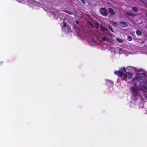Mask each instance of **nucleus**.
<instances>
[{"mask_svg":"<svg viewBox=\"0 0 147 147\" xmlns=\"http://www.w3.org/2000/svg\"><path fill=\"white\" fill-rule=\"evenodd\" d=\"M146 77V75L144 73H141L139 74H136L135 77L132 79V82H134L135 80L138 81L142 80L144 79Z\"/></svg>","mask_w":147,"mask_h":147,"instance_id":"obj_1","label":"nucleus"},{"mask_svg":"<svg viewBox=\"0 0 147 147\" xmlns=\"http://www.w3.org/2000/svg\"><path fill=\"white\" fill-rule=\"evenodd\" d=\"M131 92L132 95L134 97V99L137 100V97H138L139 94V92L138 89L134 86H132L131 88Z\"/></svg>","mask_w":147,"mask_h":147,"instance_id":"obj_2","label":"nucleus"},{"mask_svg":"<svg viewBox=\"0 0 147 147\" xmlns=\"http://www.w3.org/2000/svg\"><path fill=\"white\" fill-rule=\"evenodd\" d=\"M114 73L116 75H117L121 78L122 80H125L127 78V76L125 74L123 73L120 70L115 71Z\"/></svg>","mask_w":147,"mask_h":147,"instance_id":"obj_3","label":"nucleus"},{"mask_svg":"<svg viewBox=\"0 0 147 147\" xmlns=\"http://www.w3.org/2000/svg\"><path fill=\"white\" fill-rule=\"evenodd\" d=\"M99 11L100 14L105 16H107L108 15V13L107 12V10L104 8H102L100 9Z\"/></svg>","mask_w":147,"mask_h":147,"instance_id":"obj_4","label":"nucleus"},{"mask_svg":"<svg viewBox=\"0 0 147 147\" xmlns=\"http://www.w3.org/2000/svg\"><path fill=\"white\" fill-rule=\"evenodd\" d=\"M124 16L127 18H129L130 16H132V18H133L135 15L132 13H131L128 12H125Z\"/></svg>","mask_w":147,"mask_h":147,"instance_id":"obj_5","label":"nucleus"},{"mask_svg":"<svg viewBox=\"0 0 147 147\" xmlns=\"http://www.w3.org/2000/svg\"><path fill=\"white\" fill-rule=\"evenodd\" d=\"M120 26L122 27H126L127 26V24L124 22H121L119 23Z\"/></svg>","mask_w":147,"mask_h":147,"instance_id":"obj_6","label":"nucleus"},{"mask_svg":"<svg viewBox=\"0 0 147 147\" xmlns=\"http://www.w3.org/2000/svg\"><path fill=\"white\" fill-rule=\"evenodd\" d=\"M100 27L101 30L102 31H105L107 32H108V30L107 28L104 27V26H103L101 24L100 25Z\"/></svg>","mask_w":147,"mask_h":147,"instance_id":"obj_7","label":"nucleus"},{"mask_svg":"<svg viewBox=\"0 0 147 147\" xmlns=\"http://www.w3.org/2000/svg\"><path fill=\"white\" fill-rule=\"evenodd\" d=\"M109 13H111V15H113L115 14L113 10L111 8H109Z\"/></svg>","mask_w":147,"mask_h":147,"instance_id":"obj_8","label":"nucleus"},{"mask_svg":"<svg viewBox=\"0 0 147 147\" xmlns=\"http://www.w3.org/2000/svg\"><path fill=\"white\" fill-rule=\"evenodd\" d=\"M126 73L129 79H130L132 78V74L131 73L126 72Z\"/></svg>","mask_w":147,"mask_h":147,"instance_id":"obj_9","label":"nucleus"},{"mask_svg":"<svg viewBox=\"0 0 147 147\" xmlns=\"http://www.w3.org/2000/svg\"><path fill=\"white\" fill-rule=\"evenodd\" d=\"M132 10L135 12H137L138 11V9L136 7H133L132 8Z\"/></svg>","mask_w":147,"mask_h":147,"instance_id":"obj_10","label":"nucleus"},{"mask_svg":"<svg viewBox=\"0 0 147 147\" xmlns=\"http://www.w3.org/2000/svg\"><path fill=\"white\" fill-rule=\"evenodd\" d=\"M62 24H61V26L63 28H65L66 27L67 25V23L63 21L62 23Z\"/></svg>","mask_w":147,"mask_h":147,"instance_id":"obj_11","label":"nucleus"},{"mask_svg":"<svg viewBox=\"0 0 147 147\" xmlns=\"http://www.w3.org/2000/svg\"><path fill=\"white\" fill-rule=\"evenodd\" d=\"M95 28L96 29H98V28L99 27V23L98 22H95Z\"/></svg>","mask_w":147,"mask_h":147,"instance_id":"obj_12","label":"nucleus"},{"mask_svg":"<svg viewBox=\"0 0 147 147\" xmlns=\"http://www.w3.org/2000/svg\"><path fill=\"white\" fill-rule=\"evenodd\" d=\"M121 72H123V73L124 72H126V68L125 67H121Z\"/></svg>","mask_w":147,"mask_h":147,"instance_id":"obj_13","label":"nucleus"},{"mask_svg":"<svg viewBox=\"0 0 147 147\" xmlns=\"http://www.w3.org/2000/svg\"><path fill=\"white\" fill-rule=\"evenodd\" d=\"M136 34L138 36H140L141 35V31L140 30H137L136 31Z\"/></svg>","mask_w":147,"mask_h":147,"instance_id":"obj_14","label":"nucleus"},{"mask_svg":"<svg viewBox=\"0 0 147 147\" xmlns=\"http://www.w3.org/2000/svg\"><path fill=\"white\" fill-rule=\"evenodd\" d=\"M143 93L145 98H147V92L146 91H143Z\"/></svg>","mask_w":147,"mask_h":147,"instance_id":"obj_15","label":"nucleus"},{"mask_svg":"<svg viewBox=\"0 0 147 147\" xmlns=\"http://www.w3.org/2000/svg\"><path fill=\"white\" fill-rule=\"evenodd\" d=\"M142 114H145L146 113V109L144 108H142Z\"/></svg>","mask_w":147,"mask_h":147,"instance_id":"obj_16","label":"nucleus"},{"mask_svg":"<svg viewBox=\"0 0 147 147\" xmlns=\"http://www.w3.org/2000/svg\"><path fill=\"white\" fill-rule=\"evenodd\" d=\"M116 39L117 41L119 42L122 43L123 42V40L120 38H117Z\"/></svg>","mask_w":147,"mask_h":147,"instance_id":"obj_17","label":"nucleus"},{"mask_svg":"<svg viewBox=\"0 0 147 147\" xmlns=\"http://www.w3.org/2000/svg\"><path fill=\"white\" fill-rule=\"evenodd\" d=\"M88 24H89L91 27L93 28H94V27L93 25L90 22H88Z\"/></svg>","mask_w":147,"mask_h":147,"instance_id":"obj_18","label":"nucleus"},{"mask_svg":"<svg viewBox=\"0 0 147 147\" xmlns=\"http://www.w3.org/2000/svg\"><path fill=\"white\" fill-rule=\"evenodd\" d=\"M141 2L144 4H146V2L145 0H139Z\"/></svg>","mask_w":147,"mask_h":147,"instance_id":"obj_19","label":"nucleus"},{"mask_svg":"<svg viewBox=\"0 0 147 147\" xmlns=\"http://www.w3.org/2000/svg\"><path fill=\"white\" fill-rule=\"evenodd\" d=\"M127 39L129 41H131L132 40V38L131 36H129L127 37Z\"/></svg>","mask_w":147,"mask_h":147,"instance_id":"obj_20","label":"nucleus"},{"mask_svg":"<svg viewBox=\"0 0 147 147\" xmlns=\"http://www.w3.org/2000/svg\"><path fill=\"white\" fill-rule=\"evenodd\" d=\"M101 38L103 41H105L107 40V38L105 37H101Z\"/></svg>","mask_w":147,"mask_h":147,"instance_id":"obj_21","label":"nucleus"},{"mask_svg":"<svg viewBox=\"0 0 147 147\" xmlns=\"http://www.w3.org/2000/svg\"><path fill=\"white\" fill-rule=\"evenodd\" d=\"M109 28L112 32H114V30L111 26H110L109 27Z\"/></svg>","mask_w":147,"mask_h":147,"instance_id":"obj_22","label":"nucleus"},{"mask_svg":"<svg viewBox=\"0 0 147 147\" xmlns=\"http://www.w3.org/2000/svg\"><path fill=\"white\" fill-rule=\"evenodd\" d=\"M58 15H55V16H54V19H57L58 18Z\"/></svg>","mask_w":147,"mask_h":147,"instance_id":"obj_23","label":"nucleus"},{"mask_svg":"<svg viewBox=\"0 0 147 147\" xmlns=\"http://www.w3.org/2000/svg\"><path fill=\"white\" fill-rule=\"evenodd\" d=\"M80 0L82 2V3H84V4L86 2L84 0Z\"/></svg>","mask_w":147,"mask_h":147,"instance_id":"obj_24","label":"nucleus"},{"mask_svg":"<svg viewBox=\"0 0 147 147\" xmlns=\"http://www.w3.org/2000/svg\"><path fill=\"white\" fill-rule=\"evenodd\" d=\"M75 22H76V23H77V24H78V23H79V22H78V21H76Z\"/></svg>","mask_w":147,"mask_h":147,"instance_id":"obj_25","label":"nucleus"},{"mask_svg":"<svg viewBox=\"0 0 147 147\" xmlns=\"http://www.w3.org/2000/svg\"><path fill=\"white\" fill-rule=\"evenodd\" d=\"M65 12H66V13H69V14H70V13H69L68 12V11H65Z\"/></svg>","mask_w":147,"mask_h":147,"instance_id":"obj_26","label":"nucleus"},{"mask_svg":"<svg viewBox=\"0 0 147 147\" xmlns=\"http://www.w3.org/2000/svg\"><path fill=\"white\" fill-rule=\"evenodd\" d=\"M145 15L147 17V12L146 13Z\"/></svg>","mask_w":147,"mask_h":147,"instance_id":"obj_27","label":"nucleus"},{"mask_svg":"<svg viewBox=\"0 0 147 147\" xmlns=\"http://www.w3.org/2000/svg\"><path fill=\"white\" fill-rule=\"evenodd\" d=\"M146 29H147V26H146Z\"/></svg>","mask_w":147,"mask_h":147,"instance_id":"obj_28","label":"nucleus"},{"mask_svg":"<svg viewBox=\"0 0 147 147\" xmlns=\"http://www.w3.org/2000/svg\"><path fill=\"white\" fill-rule=\"evenodd\" d=\"M146 20L147 21V19Z\"/></svg>","mask_w":147,"mask_h":147,"instance_id":"obj_29","label":"nucleus"}]
</instances>
